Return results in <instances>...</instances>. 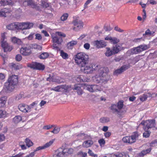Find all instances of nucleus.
I'll return each mask as SVG.
<instances>
[{
  "mask_svg": "<svg viewBox=\"0 0 157 157\" xmlns=\"http://www.w3.org/2000/svg\"><path fill=\"white\" fill-rule=\"evenodd\" d=\"M75 60L79 67H83L88 63L89 56L84 53L80 52L75 56Z\"/></svg>",
  "mask_w": 157,
  "mask_h": 157,
  "instance_id": "1",
  "label": "nucleus"
},
{
  "mask_svg": "<svg viewBox=\"0 0 157 157\" xmlns=\"http://www.w3.org/2000/svg\"><path fill=\"white\" fill-rule=\"evenodd\" d=\"M149 48L147 45L142 44L136 47H134L128 50L126 52V54L130 56L131 55L136 54L140 53L141 52L146 50Z\"/></svg>",
  "mask_w": 157,
  "mask_h": 157,
  "instance_id": "2",
  "label": "nucleus"
},
{
  "mask_svg": "<svg viewBox=\"0 0 157 157\" xmlns=\"http://www.w3.org/2000/svg\"><path fill=\"white\" fill-rule=\"evenodd\" d=\"M139 135L137 132H134L131 136H125L122 139V141L126 143L131 144L135 142L138 137Z\"/></svg>",
  "mask_w": 157,
  "mask_h": 157,
  "instance_id": "3",
  "label": "nucleus"
},
{
  "mask_svg": "<svg viewBox=\"0 0 157 157\" xmlns=\"http://www.w3.org/2000/svg\"><path fill=\"white\" fill-rule=\"evenodd\" d=\"M140 124L144 125V128L145 130H147L150 128L155 127V120L153 119L148 120L146 121H142Z\"/></svg>",
  "mask_w": 157,
  "mask_h": 157,
  "instance_id": "4",
  "label": "nucleus"
},
{
  "mask_svg": "<svg viewBox=\"0 0 157 157\" xmlns=\"http://www.w3.org/2000/svg\"><path fill=\"white\" fill-rule=\"evenodd\" d=\"M123 101H120L117 103V105H113L111 107V109L113 113H119L122 112L121 109L123 106Z\"/></svg>",
  "mask_w": 157,
  "mask_h": 157,
  "instance_id": "5",
  "label": "nucleus"
},
{
  "mask_svg": "<svg viewBox=\"0 0 157 157\" xmlns=\"http://www.w3.org/2000/svg\"><path fill=\"white\" fill-rule=\"evenodd\" d=\"M27 66L28 67L33 69L43 70L45 68L44 65L40 63L36 62L32 63H31L28 64Z\"/></svg>",
  "mask_w": 157,
  "mask_h": 157,
  "instance_id": "6",
  "label": "nucleus"
},
{
  "mask_svg": "<svg viewBox=\"0 0 157 157\" xmlns=\"http://www.w3.org/2000/svg\"><path fill=\"white\" fill-rule=\"evenodd\" d=\"M31 48V47L30 46H23L21 48L20 52L24 56L29 55L31 53L30 50Z\"/></svg>",
  "mask_w": 157,
  "mask_h": 157,
  "instance_id": "7",
  "label": "nucleus"
},
{
  "mask_svg": "<svg viewBox=\"0 0 157 157\" xmlns=\"http://www.w3.org/2000/svg\"><path fill=\"white\" fill-rule=\"evenodd\" d=\"M73 23L74 25L75 26L73 28V29L75 31H78L83 27V23L82 21L75 20L73 21Z\"/></svg>",
  "mask_w": 157,
  "mask_h": 157,
  "instance_id": "8",
  "label": "nucleus"
},
{
  "mask_svg": "<svg viewBox=\"0 0 157 157\" xmlns=\"http://www.w3.org/2000/svg\"><path fill=\"white\" fill-rule=\"evenodd\" d=\"M15 86L8 81L5 83L4 89L7 92L10 93L12 92Z\"/></svg>",
  "mask_w": 157,
  "mask_h": 157,
  "instance_id": "9",
  "label": "nucleus"
},
{
  "mask_svg": "<svg viewBox=\"0 0 157 157\" xmlns=\"http://www.w3.org/2000/svg\"><path fill=\"white\" fill-rule=\"evenodd\" d=\"M7 81L15 86L18 82L17 76L14 75L10 76L9 78Z\"/></svg>",
  "mask_w": 157,
  "mask_h": 157,
  "instance_id": "10",
  "label": "nucleus"
},
{
  "mask_svg": "<svg viewBox=\"0 0 157 157\" xmlns=\"http://www.w3.org/2000/svg\"><path fill=\"white\" fill-rule=\"evenodd\" d=\"M120 46L116 45L113 47L111 49L109 48V56L118 53L120 51Z\"/></svg>",
  "mask_w": 157,
  "mask_h": 157,
  "instance_id": "11",
  "label": "nucleus"
},
{
  "mask_svg": "<svg viewBox=\"0 0 157 157\" xmlns=\"http://www.w3.org/2000/svg\"><path fill=\"white\" fill-rule=\"evenodd\" d=\"M108 69L107 67H101L99 68L98 70V73L100 76L104 77L107 75Z\"/></svg>",
  "mask_w": 157,
  "mask_h": 157,
  "instance_id": "12",
  "label": "nucleus"
},
{
  "mask_svg": "<svg viewBox=\"0 0 157 157\" xmlns=\"http://www.w3.org/2000/svg\"><path fill=\"white\" fill-rule=\"evenodd\" d=\"M94 44L98 48L104 47L107 45L106 42L103 40H95Z\"/></svg>",
  "mask_w": 157,
  "mask_h": 157,
  "instance_id": "13",
  "label": "nucleus"
},
{
  "mask_svg": "<svg viewBox=\"0 0 157 157\" xmlns=\"http://www.w3.org/2000/svg\"><path fill=\"white\" fill-rule=\"evenodd\" d=\"M129 67V65H124L121 67L120 69H117L114 71V74L115 75H118L121 74L125 70H126Z\"/></svg>",
  "mask_w": 157,
  "mask_h": 157,
  "instance_id": "14",
  "label": "nucleus"
},
{
  "mask_svg": "<svg viewBox=\"0 0 157 157\" xmlns=\"http://www.w3.org/2000/svg\"><path fill=\"white\" fill-rule=\"evenodd\" d=\"M1 42L2 47L4 49V52H6L7 51H10L12 49V47L9 46L6 42L5 41L3 42Z\"/></svg>",
  "mask_w": 157,
  "mask_h": 157,
  "instance_id": "15",
  "label": "nucleus"
},
{
  "mask_svg": "<svg viewBox=\"0 0 157 157\" xmlns=\"http://www.w3.org/2000/svg\"><path fill=\"white\" fill-rule=\"evenodd\" d=\"M52 40L54 43H56L58 44H61L63 41V39L61 37L59 36L56 35L52 37Z\"/></svg>",
  "mask_w": 157,
  "mask_h": 157,
  "instance_id": "16",
  "label": "nucleus"
},
{
  "mask_svg": "<svg viewBox=\"0 0 157 157\" xmlns=\"http://www.w3.org/2000/svg\"><path fill=\"white\" fill-rule=\"evenodd\" d=\"M17 22L11 23L6 26V28L10 30H17Z\"/></svg>",
  "mask_w": 157,
  "mask_h": 157,
  "instance_id": "17",
  "label": "nucleus"
},
{
  "mask_svg": "<svg viewBox=\"0 0 157 157\" xmlns=\"http://www.w3.org/2000/svg\"><path fill=\"white\" fill-rule=\"evenodd\" d=\"M109 157H129V155L127 154L118 153L115 154H112L109 156Z\"/></svg>",
  "mask_w": 157,
  "mask_h": 157,
  "instance_id": "18",
  "label": "nucleus"
},
{
  "mask_svg": "<svg viewBox=\"0 0 157 157\" xmlns=\"http://www.w3.org/2000/svg\"><path fill=\"white\" fill-rule=\"evenodd\" d=\"M18 108L20 111L25 113L27 112V109H28L27 105L23 104L19 105Z\"/></svg>",
  "mask_w": 157,
  "mask_h": 157,
  "instance_id": "19",
  "label": "nucleus"
},
{
  "mask_svg": "<svg viewBox=\"0 0 157 157\" xmlns=\"http://www.w3.org/2000/svg\"><path fill=\"white\" fill-rule=\"evenodd\" d=\"M73 152V149L71 148H66L63 150V152L64 153L65 156L72 154Z\"/></svg>",
  "mask_w": 157,
  "mask_h": 157,
  "instance_id": "20",
  "label": "nucleus"
},
{
  "mask_svg": "<svg viewBox=\"0 0 157 157\" xmlns=\"http://www.w3.org/2000/svg\"><path fill=\"white\" fill-rule=\"evenodd\" d=\"M109 42L112 44H116L120 42V40L115 37H109Z\"/></svg>",
  "mask_w": 157,
  "mask_h": 157,
  "instance_id": "21",
  "label": "nucleus"
},
{
  "mask_svg": "<svg viewBox=\"0 0 157 157\" xmlns=\"http://www.w3.org/2000/svg\"><path fill=\"white\" fill-rule=\"evenodd\" d=\"M151 148H149L148 149L143 150L138 154V155L140 157H143L147 154L149 153L151 151Z\"/></svg>",
  "mask_w": 157,
  "mask_h": 157,
  "instance_id": "22",
  "label": "nucleus"
},
{
  "mask_svg": "<svg viewBox=\"0 0 157 157\" xmlns=\"http://www.w3.org/2000/svg\"><path fill=\"white\" fill-rule=\"evenodd\" d=\"M12 42L14 44H16L18 45H21L22 42L21 40L16 37H13L11 38Z\"/></svg>",
  "mask_w": 157,
  "mask_h": 157,
  "instance_id": "23",
  "label": "nucleus"
},
{
  "mask_svg": "<svg viewBox=\"0 0 157 157\" xmlns=\"http://www.w3.org/2000/svg\"><path fill=\"white\" fill-rule=\"evenodd\" d=\"M93 144V141L90 140H87L84 142L82 144V146L84 147H90Z\"/></svg>",
  "mask_w": 157,
  "mask_h": 157,
  "instance_id": "24",
  "label": "nucleus"
},
{
  "mask_svg": "<svg viewBox=\"0 0 157 157\" xmlns=\"http://www.w3.org/2000/svg\"><path fill=\"white\" fill-rule=\"evenodd\" d=\"M83 67V70L85 73L87 74L91 73H92V70L91 66H86L82 67Z\"/></svg>",
  "mask_w": 157,
  "mask_h": 157,
  "instance_id": "25",
  "label": "nucleus"
},
{
  "mask_svg": "<svg viewBox=\"0 0 157 157\" xmlns=\"http://www.w3.org/2000/svg\"><path fill=\"white\" fill-rule=\"evenodd\" d=\"M151 95L150 93L144 94L140 96V100L142 101H144L147 100V98L151 97Z\"/></svg>",
  "mask_w": 157,
  "mask_h": 157,
  "instance_id": "26",
  "label": "nucleus"
},
{
  "mask_svg": "<svg viewBox=\"0 0 157 157\" xmlns=\"http://www.w3.org/2000/svg\"><path fill=\"white\" fill-rule=\"evenodd\" d=\"M9 13V10L6 9H5L0 11V17H6Z\"/></svg>",
  "mask_w": 157,
  "mask_h": 157,
  "instance_id": "27",
  "label": "nucleus"
},
{
  "mask_svg": "<svg viewBox=\"0 0 157 157\" xmlns=\"http://www.w3.org/2000/svg\"><path fill=\"white\" fill-rule=\"evenodd\" d=\"M77 41L75 40H72L69 42L67 44V47L68 49H71L73 47L77 44Z\"/></svg>",
  "mask_w": 157,
  "mask_h": 157,
  "instance_id": "28",
  "label": "nucleus"
},
{
  "mask_svg": "<svg viewBox=\"0 0 157 157\" xmlns=\"http://www.w3.org/2000/svg\"><path fill=\"white\" fill-rule=\"evenodd\" d=\"M155 32L153 31H151L150 29H147L145 32V33L143 34L144 36H152L154 35Z\"/></svg>",
  "mask_w": 157,
  "mask_h": 157,
  "instance_id": "29",
  "label": "nucleus"
},
{
  "mask_svg": "<svg viewBox=\"0 0 157 157\" xmlns=\"http://www.w3.org/2000/svg\"><path fill=\"white\" fill-rule=\"evenodd\" d=\"M49 56V54L47 52H44L42 53L39 57L41 59H45L47 58Z\"/></svg>",
  "mask_w": 157,
  "mask_h": 157,
  "instance_id": "30",
  "label": "nucleus"
},
{
  "mask_svg": "<svg viewBox=\"0 0 157 157\" xmlns=\"http://www.w3.org/2000/svg\"><path fill=\"white\" fill-rule=\"evenodd\" d=\"M6 97H3L0 98V107H3L6 103Z\"/></svg>",
  "mask_w": 157,
  "mask_h": 157,
  "instance_id": "31",
  "label": "nucleus"
},
{
  "mask_svg": "<svg viewBox=\"0 0 157 157\" xmlns=\"http://www.w3.org/2000/svg\"><path fill=\"white\" fill-rule=\"evenodd\" d=\"M22 118L21 116H17L13 118V121L14 123L17 124L20 122Z\"/></svg>",
  "mask_w": 157,
  "mask_h": 157,
  "instance_id": "32",
  "label": "nucleus"
},
{
  "mask_svg": "<svg viewBox=\"0 0 157 157\" xmlns=\"http://www.w3.org/2000/svg\"><path fill=\"white\" fill-rule=\"evenodd\" d=\"M11 66L12 68L16 70L20 69L22 68L21 66L18 63H12Z\"/></svg>",
  "mask_w": 157,
  "mask_h": 157,
  "instance_id": "33",
  "label": "nucleus"
},
{
  "mask_svg": "<svg viewBox=\"0 0 157 157\" xmlns=\"http://www.w3.org/2000/svg\"><path fill=\"white\" fill-rule=\"evenodd\" d=\"M74 90L77 91L78 94L79 95H81L83 93V91L80 87L79 86H76L75 87Z\"/></svg>",
  "mask_w": 157,
  "mask_h": 157,
  "instance_id": "34",
  "label": "nucleus"
},
{
  "mask_svg": "<svg viewBox=\"0 0 157 157\" xmlns=\"http://www.w3.org/2000/svg\"><path fill=\"white\" fill-rule=\"evenodd\" d=\"M10 3V0H1L0 1V6H5L8 5Z\"/></svg>",
  "mask_w": 157,
  "mask_h": 157,
  "instance_id": "35",
  "label": "nucleus"
},
{
  "mask_svg": "<svg viewBox=\"0 0 157 157\" xmlns=\"http://www.w3.org/2000/svg\"><path fill=\"white\" fill-rule=\"evenodd\" d=\"M25 142L26 144V145L28 147H29L31 146H32L33 144V143L32 141L28 138H26L25 139Z\"/></svg>",
  "mask_w": 157,
  "mask_h": 157,
  "instance_id": "36",
  "label": "nucleus"
},
{
  "mask_svg": "<svg viewBox=\"0 0 157 157\" xmlns=\"http://www.w3.org/2000/svg\"><path fill=\"white\" fill-rule=\"evenodd\" d=\"M17 30H23V22L22 23H19L18 22H17Z\"/></svg>",
  "mask_w": 157,
  "mask_h": 157,
  "instance_id": "37",
  "label": "nucleus"
},
{
  "mask_svg": "<svg viewBox=\"0 0 157 157\" xmlns=\"http://www.w3.org/2000/svg\"><path fill=\"white\" fill-rule=\"evenodd\" d=\"M56 152L59 157H65L64 153L63 152V150H62V149H59Z\"/></svg>",
  "mask_w": 157,
  "mask_h": 157,
  "instance_id": "38",
  "label": "nucleus"
},
{
  "mask_svg": "<svg viewBox=\"0 0 157 157\" xmlns=\"http://www.w3.org/2000/svg\"><path fill=\"white\" fill-rule=\"evenodd\" d=\"M56 152L59 157H65L64 153L63 152V150H62V149H59Z\"/></svg>",
  "mask_w": 157,
  "mask_h": 157,
  "instance_id": "39",
  "label": "nucleus"
},
{
  "mask_svg": "<svg viewBox=\"0 0 157 157\" xmlns=\"http://www.w3.org/2000/svg\"><path fill=\"white\" fill-rule=\"evenodd\" d=\"M93 89L94 92L97 91H101V88L99 86L97 85H93Z\"/></svg>",
  "mask_w": 157,
  "mask_h": 157,
  "instance_id": "40",
  "label": "nucleus"
},
{
  "mask_svg": "<svg viewBox=\"0 0 157 157\" xmlns=\"http://www.w3.org/2000/svg\"><path fill=\"white\" fill-rule=\"evenodd\" d=\"M32 48H33L40 50H41L42 48V47L41 46L36 44H34L32 45Z\"/></svg>",
  "mask_w": 157,
  "mask_h": 157,
  "instance_id": "41",
  "label": "nucleus"
},
{
  "mask_svg": "<svg viewBox=\"0 0 157 157\" xmlns=\"http://www.w3.org/2000/svg\"><path fill=\"white\" fill-rule=\"evenodd\" d=\"M54 140L55 139H52L49 142L46 143L45 145H44L45 148H46L48 147L51 145H52L54 142Z\"/></svg>",
  "mask_w": 157,
  "mask_h": 157,
  "instance_id": "42",
  "label": "nucleus"
},
{
  "mask_svg": "<svg viewBox=\"0 0 157 157\" xmlns=\"http://www.w3.org/2000/svg\"><path fill=\"white\" fill-rule=\"evenodd\" d=\"M91 68L93 72V71L98 70L100 68V66L98 64H93L91 66Z\"/></svg>",
  "mask_w": 157,
  "mask_h": 157,
  "instance_id": "43",
  "label": "nucleus"
},
{
  "mask_svg": "<svg viewBox=\"0 0 157 157\" xmlns=\"http://www.w3.org/2000/svg\"><path fill=\"white\" fill-rule=\"evenodd\" d=\"M60 55L64 59H66L68 58V55L67 53L64 52L62 50L60 51Z\"/></svg>",
  "mask_w": 157,
  "mask_h": 157,
  "instance_id": "44",
  "label": "nucleus"
},
{
  "mask_svg": "<svg viewBox=\"0 0 157 157\" xmlns=\"http://www.w3.org/2000/svg\"><path fill=\"white\" fill-rule=\"evenodd\" d=\"M87 155V153H84L81 151L78 152L77 154L78 157H86Z\"/></svg>",
  "mask_w": 157,
  "mask_h": 157,
  "instance_id": "45",
  "label": "nucleus"
},
{
  "mask_svg": "<svg viewBox=\"0 0 157 157\" xmlns=\"http://www.w3.org/2000/svg\"><path fill=\"white\" fill-rule=\"evenodd\" d=\"M68 16V14L67 13H65L61 17L60 19L61 21H64L66 20Z\"/></svg>",
  "mask_w": 157,
  "mask_h": 157,
  "instance_id": "46",
  "label": "nucleus"
},
{
  "mask_svg": "<svg viewBox=\"0 0 157 157\" xmlns=\"http://www.w3.org/2000/svg\"><path fill=\"white\" fill-rule=\"evenodd\" d=\"M41 6L44 8H46L49 6V4L44 1H42L41 3Z\"/></svg>",
  "mask_w": 157,
  "mask_h": 157,
  "instance_id": "47",
  "label": "nucleus"
},
{
  "mask_svg": "<svg viewBox=\"0 0 157 157\" xmlns=\"http://www.w3.org/2000/svg\"><path fill=\"white\" fill-rule=\"evenodd\" d=\"M24 93L23 92H21L18 95H17L16 97V99L18 100L24 97Z\"/></svg>",
  "mask_w": 157,
  "mask_h": 157,
  "instance_id": "48",
  "label": "nucleus"
},
{
  "mask_svg": "<svg viewBox=\"0 0 157 157\" xmlns=\"http://www.w3.org/2000/svg\"><path fill=\"white\" fill-rule=\"evenodd\" d=\"M93 88V85H88L86 87V89L91 92H94Z\"/></svg>",
  "mask_w": 157,
  "mask_h": 157,
  "instance_id": "49",
  "label": "nucleus"
},
{
  "mask_svg": "<svg viewBox=\"0 0 157 157\" xmlns=\"http://www.w3.org/2000/svg\"><path fill=\"white\" fill-rule=\"evenodd\" d=\"M145 131V132L143 134V136L144 137L147 138L150 136V132L148 131Z\"/></svg>",
  "mask_w": 157,
  "mask_h": 157,
  "instance_id": "50",
  "label": "nucleus"
},
{
  "mask_svg": "<svg viewBox=\"0 0 157 157\" xmlns=\"http://www.w3.org/2000/svg\"><path fill=\"white\" fill-rule=\"evenodd\" d=\"M150 146L152 147L157 146V140H152L150 144Z\"/></svg>",
  "mask_w": 157,
  "mask_h": 157,
  "instance_id": "51",
  "label": "nucleus"
},
{
  "mask_svg": "<svg viewBox=\"0 0 157 157\" xmlns=\"http://www.w3.org/2000/svg\"><path fill=\"white\" fill-rule=\"evenodd\" d=\"M88 153L89 155L91 156H93L94 157H98L97 155L96 154H94L92 151L90 149H89Z\"/></svg>",
  "mask_w": 157,
  "mask_h": 157,
  "instance_id": "52",
  "label": "nucleus"
},
{
  "mask_svg": "<svg viewBox=\"0 0 157 157\" xmlns=\"http://www.w3.org/2000/svg\"><path fill=\"white\" fill-rule=\"evenodd\" d=\"M140 56H137L133 58V61L134 62L136 63L140 60Z\"/></svg>",
  "mask_w": 157,
  "mask_h": 157,
  "instance_id": "53",
  "label": "nucleus"
},
{
  "mask_svg": "<svg viewBox=\"0 0 157 157\" xmlns=\"http://www.w3.org/2000/svg\"><path fill=\"white\" fill-rule=\"evenodd\" d=\"M100 121L102 123H105L107 121V117H103L100 119Z\"/></svg>",
  "mask_w": 157,
  "mask_h": 157,
  "instance_id": "54",
  "label": "nucleus"
},
{
  "mask_svg": "<svg viewBox=\"0 0 157 157\" xmlns=\"http://www.w3.org/2000/svg\"><path fill=\"white\" fill-rule=\"evenodd\" d=\"M51 90H54L57 92H59L61 91L59 86H58L54 88H52L51 89Z\"/></svg>",
  "mask_w": 157,
  "mask_h": 157,
  "instance_id": "55",
  "label": "nucleus"
},
{
  "mask_svg": "<svg viewBox=\"0 0 157 157\" xmlns=\"http://www.w3.org/2000/svg\"><path fill=\"white\" fill-rule=\"evenodd\" d=\"M15 59L16 61H20L22 59V56L20 54H17L16 56Z\"/></svg>",
  "mask_w": 157,
  "mask_h": 157,
  "instance_id": "56",
  "label": "nucleus"
},
{
  "mask_svg": "<svg viewBox=\"0 0 157 157\" xmlns=\"http://www.w3.org/2000/svg\"><path fill=\"white\" fill-rule=\"evenodd\" d=\"M123 57L121 56H118L117 57H115L114 59L115 61L116 62H119L120 60L123 59Z\"/></svg>",
  "mask_w": 157,
  "mask_h": 157,
  "instance_id": "57",
  "label": "nucleus"
},
{
  "mask_svg": "<svg viewBox=\"0 0 157 157\" xmlns=\"http://www.w3.org/2000/svg\"><path fill=\"white\" fill-rule=\"evenodd\" d=\"M36 39H37L38 40H41L42 39V36L39 33H37L35 35Z\"/></svg>",
  "mask_w": 157,
  "mask_h": 157,
  "instance_id": "58",
  "label": "nucleus"
},
{
  "mask_svg": "<svg viewBox=\"0 0 157 157\" xmlns=\"http://www.w3.org/2000/svg\"><path fill=\"white\" fill-rule=\"evenodd\" d=\"M114 29L117 31L119 32H124V30L121 29L120 28L118 27L117 26H116L115 27Z\"/></svg>",
  "mask_w": 157,
  "mask_h": 157,
  "instance_id": "59",
  "label": "nucleus"
},
{
  "mask_svg": "<svg viewBox=\"0 0 157 157\" xmlns=\"http://www.w3.org/2000/svg\"><path fill=\"white\" fill-rule=\"evenodd\" d=\"M54 130L55 132V134H56L59 132L60 131V128L55 127L54 128Z\"/></svg>",
  "mask_w": 157,
  "mask_h": 157,
  "instance_id": "60",
  "label": "nucleus"
},
{
  "mask_svg": "<svg viewBox=\"0 0 157 157\" xmlns=\"http://www.w3.org/2000/svg\"><path fill=\"white\" fill-rule=\"evenodd\" d=\"M60 87V89H64L65 90H67L68 89V87L67 86L65 85H61L59 86Z\"/></svg>",
  "mask_w": 157,
  "mask_h": 157,
  "instance_id": "61",
  "label": "nucleus"
},
{
  "mask_svg": "<svg viewBox=\"0 0 157 157\" xmlns=\"http://www.w3.org/2000/svg\"><path fill=\"white\" fill-rule=\"evenodd\" d=\"M6 112L2 110H0V118L4 117Z\"/></svg>",
  "mask_w": 157,
  "mask_h": 157,
  "instance_id": "62",
  "label": "nucleus"
},
{
  "mask_svg": "<svg viewBox=\"0 0 157 157\" xmlns=\"http://www.w3.org/2000/svg\"><path fill=\"white\" fill-rule=\"evenodd\" d=\"M84 47L87 50H88L89 49L90 47V44L88 43H85L84 45Z\"/></svg>",
  "mask_w": 157,
  "mask_h": 157,
  "instance_id": "63",
  "label": "nucleus"
},
{
  "mask_svg": "<svg viewBox=\"0 0 157 157\" xmlns=\"http://www.w3.org/2000/svg\"><path fill=\"white\" fill-rule=\"evenodd\" d=\"M1 37V42L2 41V42H3L4 41H5V39L6 38V37L5 34V33L2 34Z\"/></svg>",
  "mask_w": 157,
  "mask_h": 157,
  "instance_id": "64",
  "label": "nucleus"
}]
</instances>
